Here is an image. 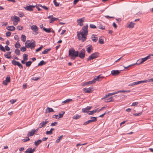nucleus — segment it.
<instances>
[{
  "label": "nucleus",
  "instance_id": "42",
  "mask_svg": "<svg viewBox=\"0 0 153 153\" xmlns=\"http://www.w3.org/2000/svg\"><path fill=\"white\" fill-rule=\"evenodd\" d=\"M20 46V43L18 42H16L15 45V47L17 48H19Z\"/></svg>",
  "mask_w": 153,
  "mask_h": 153
},
{
  "label": "nucleus",
  "instance_id": "21",
  "mask_svg": "<svg viewBox=\"0 0 153 153\" xmlns=\"http://www.w3.org/2000/svg\"><path fill=\"white\" fill-rule=\"evenodd\" d=\"M42 142L41 140H39L37 141H35L34 142V144L36 146H38Z\"/></svg>",
  "mask_w": 153,
  "mask_h": 153
},
{
  "label": "nucleus",
  "instance_id": "39",
  "mask_svg": "<svg viewBox=\"0 0 153 153\" xmlns=\"http://www.w3.org/2000/svg\"><path fill=\"white\" fill-rule=\"evenodd\" d=\"M65 114V112L64 111H61V113L59 114V117L58 118V119L62 117L63 116V114Z\"/></svg>",
  "mask_w": 153,
  "mask_h": 153
},
{
  "label": "nucleus",
  "instance_id": "51",
  "mask_svg": "<svg viewBox=\"0 0 153 153\" xmlns=\"http://www.w3.org/2000/svg\"><path fill=\"white\" fill-rule=\"evenodd\" d=\"M53 2L56 6H58L59 5V3L57 2L55 0H53Z\"/></svg>",
  "mask_w": 153,
  "mask_h": 153
},
{
  "label": "nucleus",
  "instance_id": "44",
  "mask_svg": "<svg viewBox=\"0 0 153 153\" xmlns=\"http://www.w3.org/2000/svg\"><path fill=\"white\" fill-rule=\"evenodd\" d=\"M97 111V110H94L92 111H90L89 113L88 114L89 115H92L94 113L96 112Z\"/></svg>",
  "mask_w": 153,
  "mask_h": 153
},
{
  "label": "nucleus",
  "instance_id": "59",
  "mask_svg": "<svg viewBox=\"0 0 153 153\" xmlns=\"http://www.w3.org/2000/svg\"><path fill=\"white\" fill-rule=\"evenodd\" d=\"M141 114H142V112H140L137 114V113L134 114L133 115L134 116H140L141 115Z\"/></svg>",
  "mask_w": 153,
  "mask_h": 153
},
{
  "label": "nucleus",
  "instance_id": "35",
  "mask_svg": "<svg viewBox=\"0 0 153 153\" xmlns=\"http://www.w3.org/2000/svg\"><path fill=\"white\" fill-rule=\"evenodd\" d=\"M31 61H29L26 62V65L27 67H29L31 64Z\"/></svg>",
  "mask_w": 153,
  "mask_h": 153
},
{
  "label": "nucleus",
  "instance_id": "13",
  "mask_svg": "<svg viewBox=\"0 0 153 153\" xmlns=\"http://www.w3.org/2000/svg\"><path fill=\"white\" fill-rule=\"evenodd\" d=\"M85 18L84 17L80 19L77 20V21H80L78 22V24L80 26H82L83 25V22H84Z\"/></svg>",
  "mask_w": 153,
  "mask_h": 153
},
{
  "label": "nucleus",
  "instance_id": "20",
  "mask_svg": "<svg viewBox=\"0 0 153 153\" xmlns=\"http://www.w3.org/2000/svg\"><path fill=\"white\" fill-rule=\"evenodd\" d=\"M43 30L47 33H50L51 32L50 28H46L45 27L43 28Z\"/></svg>",
  "mask_w": 153,
  "mask_h": 153
},
{
  "label": "nucleus",
  "instance_id": "63",
  "mask_svg": "<svg viewBox=\"0 0 153 153\" xmlns=\"http://www.w3.org/2000/svg\"><path fill=\"white\" fill-rule=\"evenodd\" d=\"M136 82H133L131 83H130V84L129 85H128V86H133V85H136Z\"/></svg>",
  "mask_w": 153,
  "mask_h": 153
},
{
  "label": "nucleus",
  "instance_id": "61",
  "mask_svg": "<svg viewBox=\"0 0 153 153\" xmlns=\"http://www.w3.org/2000/svg\"><path fill=\"white\" fill-rule=\"evenodd\" d=\"M5 48L6 50L7 51H9L10 50V48L7 45L5 46Z\"/></svg>",
  "mask_w": 153,
  "mask_h": 153
},
{
  "label": "nucleus",
  "instance_id": "58",
  "mask_svg": "<svg viewBox=\"0 0 153 153\" xmlns=\"http://www.w3.org/2000/svg\"><path fill=\"white\" fill-rule=\"evenodd\" d=\"M23 27L21 26H18L17 27V29L19 30H22L23 29Z\"/></svg>",
  "mask_w": 153,
  "mask_h": 153
},
{
  "label": "nucleus",
  "instance_id": "7",
  "mask_svg": "<svg viewBox=\"0 0 153 153\" xmlns=\"http://www.w3.org/2000/svg\"><path fill=\"white\" fill-rule=\"evenodd\" d=\"M104 78V77L102 76L101 75H100L97 76H95L93 79V80L94 81V83L96 81H100Z\"/></svg>",
  "mask_w": 153,
  "mask_h": 153
},
{
  "label": "nucleus",
  "instance_id": "33",
  "mask_svg": "<svg viewBox=\"0 0 153 153\" xmlns=\"http://www.w3.org/2000/svg\"><path fill=\"white\" fill-rule=\"evenodd\" d=\"M98 28L99 29L104 30L105 29V27L103 26L101 24L99 25V26H98Z\"/></svg>",
  "mask_w": 153,
  "mask_h": 153
},
{
  "label": "nucleus",
  "instance_id": "12",
  "mask_svg": "<svg viewBox=\"0 0 153 153\" xmlns=\"http://www.w3.org/2000/svg\"><path fill=\"white\" fill-rule=\"evenodd\" d=\"M120 71L118 70H114L111 71V74L113 76H116L118 75L120 73Z\"/></svg>",
  "mask_w": 153,
  "mask_h": 153
},
{
  "label": "nucleus",
  "instance_id": "9",
  "mask_svg": "<svg viewBox=\"0 0 153 153\" xmlns=\"http://www.w3.org/2000/svg\"><path fill=\"white\" fill-rule=\"evenodd\" d=\"M31 29L35 33V34H37L38 33V28L36 25H33L31 27Z\"/></svg>",
  "mask_w": 153,
  "mask_h": 153
},
{
  "label": "nucleus",
  "instance_id": "4",
  "mask_svg": "<svg viewBox=\"0 0 153 153\" xmlns=\"http://www.w3.org/2000/svg\"><path fill=\"white\" fill-rule=\"evenodd\" d=\"M98 53L95 52L93 53L90 55L89 57L87 59V61H88L89 60H92L94 59L97 58L98 56Z\"/></svg>",
  "mask_w": 153,
  "mask_h": 153
},
{
  "label": "nucleus",
  "instance_id": "6",
  "mask_svg": "<svg viewBox=\"0 0 153 153\" xmlns=\"http://www.w3.org/2000/svg\"><path fill=\"white\" fill-rule=\"evenodd\" d=\"M93 88L92 86L88 88H84L83 89V91L86 93H90L93 90Z\"/></svg>",
  "mask_w": 153,
  "mask_h": 153
},
{
  "label": "nucleus",
  "instance_id": "14",
  "mask_svg": "<svg viewBox=\"0 0 153 153\" xmlns=\"http://www.w3.org/2000/svg\"><path fill=\"white\" fill-rule=\"evenodd\" d=\"M11 52L10 51L7 52V54H4V56L8 59H10L12 57V56L11 55Z\"/></svg>",
  "mask_w": 153,
  "mask_h": 153
},
{
  "label": "nucleus",
  "instance_id": "43",
  "mask_svg": "<svg viewBox=\"0 0 153 153\" xmlns=\"http://www.w3.org/2000/svg\"><path fill=\"white\" fill-rule=\"evenodd\" d=\"M5 80L8 82H10V77L8 76H7Z\"/></svg>",
  "mask_w": 153,
  "mask_h": 153
},
{
  "label": "nucleus",
  "instance_id": "26",
  "mask_svg": "<svg viewBox=\"0 0 153 153\" xmlns=\"http://www.w3.org/2000/svg\"><path fill=\"white\" fill-rule=\"evenodd\" d=\"M21 39L22 41L25 42L26 41V36L25 35H22L21 36Z\"/></svg>",
  "mask_w": 153,
  "mask_h": 153
},
{
  "label": "nucleus",
  "instance_id": "64",
  "mask_svg": "<svg viewBox=\"0 0 153 153\" xmlns=\"http://www.w3.org/2000/svg\"><path fill=\"white\" fill-rule=\"evenodd\" d=\"M151 56H153V54L148 55L146 57L147 60L151 58Z\"/></svg>",
  "mask_w": 153,
  "mask_h": 153
},
{
  "label": "nucleus",
  "instance_id": "40",
  "mask_svg": "<svg viewBox=\"0 0 153 153\" xmlns=\"http://www.w3.org/2000/svg\"><path fill=\"white\" fill-rule=\"evenodd\" d=\"M39 5L40 7H42V8H43V9H45L46 10H48V8L45 5L42 6L41 4H39Z\"/></svg>",
  "mask_w": 153,
  "mask_h": 153
},
{
  "label": "nucleus",
  "instance_id": "18",
  "mask_svg": "<svg viewBox=\"0 0 153 153\" xmlns=\"http://www.w3.org/2000/svg\"><path fill=\"white\" fill-rule=\"evenodd\" d=\"M51 50V48H49L48 49H46L44 50V51H43L42 52V54H45L48 53V52L49 51H50Z\"/></svg>",
  "mask_w": 153,
  "mask_h": 153
},
{
  "label": "nucleus",
  "instance_id": "56",
  "mask_svg": "<svg viewBox=\"0 0 153 153\" xmlns=\"http://www.w3.org/2000/svg\"><path fill=\"white\" fill-rule=\"evenodd\" d=\"M6 35L7 37L10 36L11 35V32L10 31H8L6 33Z\"/></svg>",
  "mask_w": 153,
  "mask_h": 153
},
{
  "label": "nucleus",
  "instance_id": "48",
  "mask_svg": "<svg viewBox=\"0 0 153 153\" xmlns=\"http://www.w3.org/2000/svg\"><path fill=\"white\" fill-rule=\"evenodd\" d=\"M17 65L18 67H19L20 68V69L23 68V66L22 65L21 63H20L19 62H18Z\"/></svg>",
  "mask_w": 153,
  "mask_h": 153
},
{
  "label": "nucleus",
  "instance_id": "49",
  "mask_svg": "<svg viewBox=\"0 0 153 153\" xmlns=\"http://www.w3.org/2000/svg\"><path fill=\"white\" fill-rule=\"evenodd\" d=\"M90 27L91 28H96V27L94 24H91L90 25Z\"/></svg>",
  "mask_w": 153,
  "mask_h": 153
},
{
  "label": "nucleus",
  "instance_id": "3",
  "mask_svg": "<svg viewBox=\"0 0 153 153\" xmlns=\"http://www.w3.org/2000/svg\"><path fill=\"white\" fill-rule=\"evenodd\" d=\"M35 42L33 41V42H31L30 40H27L25 43V47L27 48H31V49L33 48L35 46Z\"/></svg>",
  "mask_w": 153,
  "mask_h": 153
},
{
  "label": "nucleus",
  "instance_id": "15",
  "mask_svg": "<svg viewBox=\"0 0 153 153\" xmlns=\"http://www.w3.org/2000/svg\"><path fill=\"white\" fill-rule=\"evenodd\" d=\"M7 29L9 30L13 31L15 30V28L13 26H8Z\"/></svg>",
  "mask_w": 153,
  "mask_h": 153
},
{
  "label": "nucleus",
  "instance_id": "23",
  "mask_svg": "<svg viewBox=\"0 0 153 153\" xmlns=\"http://www.w3.org/2000/svg\"><path fill=\"white\" fill-rule=\"evenodd\" d=\"M135 23H133L132 22H130V24L128 25V27L129 28H133L134 27Z\"/></svg>",
  "mask_w": 153,
  "mask_h": 153
},
{
  "label": "nucleus",
  "instance_id": "36",
  "mask_svg": "<svg viewBox=\"0 0 153 153\" xmlns=\"http://www.w3.org/2000/svg\"><path fill=\"white\" fill-rule=\"evenodd\" d=\"M19 62L16 61L14 60H13L12 61V63L14 65H17Z\"/></svg>",
  "mask_w": 153,
  "mask_h": 153
},
{
  "label": "nucleus",
  "instance_id": "22",
  "mask_svg": "<svg viewBox=\"0 0 153 153\" xmlns=\"http://www.w3.org/2000/svg\"><path fill=\"white\" fill-rule=\"evenodd\" d=\"M99 42L101 44H104L103 39H102V37L101 36L100 37L99 39Z\"/></svg>",
  "mask_w": 153,
  "mask_h": 153
},
{
  "label": "nucleus",
  "instance_id": "55",
  "mask_svg": "<svg viewBox=\"0 0 153 153\" xmlns=\"http://www.w3.org/2000/svg\"><path fill=\"white\" fill-rule=\"evenodd\" d=\"M55 21V19H54V17H52L51 19V20H50V21L49 22L50 23H52L53 22H54Z\"/></svg>",
  "mask_w": 153,
  "mask_h": 153
},
{
  "label": "nucleus",
  "instance_id": "30",
  "mask_svg": "<svg viewBox=\"0 0 153 153\" xmlns=\"http://www.w3.org/2000/svg\"><path fill=\"white\" fill-rule=\"evenodd\" d=\"M63 137V136L62 135L59 136L58 137V139L57 140H56V143H59L60 141V140Z\"/></svg>",
  "mask_w": 153,
  "mask_h": 153
},
{
  "label": "nucleus",
  "instance_id": "8",
  "mask_svg": "<svg viewBox=\"0 0 153 153\" xmlns=\"http://www.w3.org/2000/svg\"><path fill=\"white\" fill-rule=\"evenodd\" d=\"M49 121L48 120V119H46L45 121H43L39 124V128L45 127L46 124Z\"/></svg>",
  "mask_w": 153,
  "mask_h": 153
},
{
  "label": "nucleus",
  "instance_id": "2",
  "mask_svg": "<svg viewBox=\"0 0 153 153\" xmlns=\"http://www.w3.org/2000/svg\"><path fill=\"white\" fill-rule=\"evenodd\" d=\"M78 55L79 52L78 51H75L73 48L69 50L68 55L71 57V59L73 60H74Z\"/></svg>",
  "mask_w": 153,
  "mask_h": 153
},
{
  "label": "nucleus",
  "instance_id": "1",
  "mask_svg": "<svg viewBox=\"0 0 153 153\" xmlns=\"http://www.w3.org/2000/svg\"><path fill=\"white\" fill-rule=\"evenodd\" d=\"M88 26L87 24L82 27L83 31L82 32H77V36L79 40H81L83 42L85 41L86 39L87 35L88 34Z\"/></svg>",
  "mask_w": 153,
  "mask_h": 153
},
{
  "label": "nucleus",
  "instance_id": "29",
  "mask_svg": "<svg viewBox=\"0 0 153 153\" xmlns=\"http://www.w3.org/2000/svg\"><path fill=\"white\" fill-rule=\"evenodd\" d=\"M143 61H142V60L141 59L138 60L137 61V63H136L135 64H137L138 65H140L143 63Z\"/></svg>",
  "mask_w": 153,
  "mask_h": 153
},
{
  "label": "nucleus",
  "instance_id": "10",
  "mask_svg": "<svg viewBox=\"0 0 153 153\" xmlns=\"http://www.w3.org/2000/svg\"><path fill=\"white\" fill-rule=\"evenodd\" d=\"M35 7V6L30 5L27 6L26 7H24V8L27 10L31 11L33 10V8Z\"/></svg>",
  "mask_w": 153,
  "mask_h": 153
},
{
  "label": "nucleus",
  "instance_id": "50",
  "mask_svg": "<svg viewBox=\"0 0 153 153\" xmlns=\"http://www.w3.org/2000/svg\"><path fill=\"white\" fill-rule=\"evenodd\" d=\"M20 49V50L23 52L25 51L26 50V48L24 47H21Z\"/></svg>",
  "mask_w": 153,
  "mask_h": 153
},
{
  "label": "nucleus",
  "instance_id": "54",
  "mask_svg": "<svg viewBox=\"0 0 153 153\" xmlns=\"http://www.w3.org/2000/svg\"><path fill=\"white\" fill-rule=\"evenodd\" d=\"M58 124V122H55L54 123H52L51 125V126H56Z\"/></svg>",
  "mask_w": 153,
  "mask_h": 153
},
{
  "label": "nucleus",
  "instance_id": "53",
  "mask_svg": "<svg viewBox=\"0 0 153 153\" xmlns=\"http://www.w3.org/2000/svg\"><path fill=\"white\" fill-rule=\"evenodd\" d=\"M52 133H53L52 131H51L50 130L49 131H47L46 132V134H48V135H51V134H52Z\"/></svg>",
  "mask_w": 153,
  "mask_h": 153
},
{
  "label": "nucleus",
  "instance_id": "31",
  "mask_svg": "<svg viewBox=\"0 0 153 153\" xmlns=\"http://www.w3.org/2000/svg\"><path fill=\"white\" fill-rule=\"evenodd\" d=\"M72 101V99H67L66 100L63 101L62 102V103H68L70 101Z\"/></svg>",
  "mask_w": 153,
  "mask_h": 153
},
{
  "label": "nucleus",
  "instance_id": "62",
  "mask_svg": "<svg viewBox=\"0 0 153 153\" xmlns=\"http://www.w3.org/2000/svg\"><path fill=\"white\" fill-rule=\"evenodd\" d=\"M138 104V102H134L132 103L131 106H135L136 105H137Z\"/></svg>",
  "mask_w": 153,
  "mask_h": 153
},
{
  "label": "nucleus",
  "instance_id": "37",
  "mask_svg": "<svg viewBox=\"0 0 153 153\" xmlns=\"http://www.w3.org/2000/svg\"><path fill=\"white\" fill-rule=\"evenodd\" d=\"M94 83V81L93 80L92 81H89L85 83L86 85H88L89 84H93Z\"/></svg>",
  "mask_w": 153,
  "mask_h": 153
},
{
  "label": "nucleus",
  "instance_id": "57",
  "mask_svg": "<svg viewBox=\"0 0 153 153\" xmlns=\"http://www.w3.org/2000/svg\"><path fill=\"white\" fill-rule=\"evenodd\" d=\"M14 39L16 40H17V42H18L19 41V38L18 35H16L14 36Z\"/></svg>",
  "mask_w": 153,
  "mask_h": 153
},
{
  "label": "nucleus",
  "instance_id": "41",
  "mask_svg": "<svg viewBox=\"0 0 153 153\" xmlns=\"http://www.w3.org/2000/svg\"><path fill=\"white\" fill-rule=\"evenodd\" d=\"M31 148H29L25 151V153H32V152H31Z\"/></svg>",
  "mask_w": 153,
  "mask_h": 153
},
{
  "label": "nucleus",
  "instance_id": "46",
  "mask_svg": "<svg viewBox=\"0 0 153 153\" xmlns=\"http://www.w3.org/2000/svg\"><path fill=\"white\" fill-rule=\"evenodd\" d=\"M91 122H91V120H89L84 122V123L83 124V125H85Z\"/></svg>",
  "mask_w": 153,
  "mask_h": 153
},
{
  "label": "nucleus",
  "instance_id": "52",
  "mask_svg": "<svg viewBox=\"0 0 153 153\" xmlns=\"http://www.w3.org/2000/svg\"><path fill=\"white\" fill-rule=\"evenodd\" d=\"M30 139L29 138V137H26L25 139H24L22 140L23 142H25L29 140Z\"/></svg>",
  "mask_w": 153,
  "mask_h": 153
},
{
  "label": "nucleus",
  "instance_id": "32",
  "mask_svg": "<svg viewBox=\"0 0 153 153\" xmlns=\"http://www.w3.org/2000/svg\"><path fill=\"white\" fill-rule=\"evenodd\" d=\"M28 55L26 54H24L23 55V59L25 61H27L28 59Z\"/></svg>",
  "mask_w": 153,
  "mask_h": 153
},
{
  "label": "nucleus",
  "instance_id": "24",
  "mask_svg": "<svg viewBox=\"0 0 153 153\" xmlns=\"http://www.w3.org/2000/svg\"><path fill=\"white\" fill-rule=\"evenodd\" d=\"M92 50V46L91 45L88 47L86 50L87 52L88 53H90L91 52V51Z\"/></svg>",
  "mask_w": 153,
  "mask_h": 153
},
{
  "label": "nucleus",
  "instance_id": "45",
  "mask_svg": "<svg viewBox=\"0 0 153 153\" xmlns=\"http://www.w3.org/2000/svg\"><path fill=\"white\" fill-rule=\"evenodd\" d=\"M82 112L84 113L88 112L89 111L87 107H86L85 108H82Z\"/></svg>",
  "mask_w": 153,
  "mask_h": 153
},
{
  "label": "nucleus",
  "instance_id": "11",
  "mask_svg": "<svg viewBox=\"0 0 153 153\" xmlns=\"http://www.w3.org/2000/svg\"><path fill=\"white\" fill-rule=\"evenodd\" d=\"M11 19L12 21H13L14 22H18L19 21L20 18L18 16H14L13 17H11Z\"/></svg>",
  "mask_w": 153,
  "mask_h": 153
},
{
  "label": "nucleus",
  "instance_id": "27",
  "mask_svg": "<svg viewBox=\"0 0 153 153\" xmlns=\"http://www.w3.org/2000/svg\"><path fill=\"white\" fill-rule=\"evenodd\" d=\"M91 119L90 120L92 122H95L97 120V117H91Z\"/></svg>",
  "mask_w": 153,
  "mask_h": 153
},
{
  "label": "nucleus",
  "instance_id": "5",
  "mask_svg": "<svg viewBox=\"0 0 153 153\" xmlns=\"http://www.w3.org/2000/svg\"><path fill=\"white\" fill-rule=\"evenodd\" d=\"M85 51L84 49H82L79 53V57L82 59H83L85 57Z\"/></svg>",
  "mask_w": 153,
  "mask_h": 153
},
{
  "label": "nucleus",
  "instance_id": "47",
  "mask_svg": "<svg viewBox=\"0 0 153 153\" xmlns=\"http://www.w3.org/2000/svg\"><path fill=\"white\" fill-rule=\"evenodd\" d=\"M0 49L4 52H5L4 48L1 45H0Z\"/></svg>",
  "mask_w": 153,
  "mask_h": 153
},
{
  "label": "nucleus",
  "instance_id": "17",
  "mask_svg": "<svg viewBox=\"0 0 153 153\" xmlns=\"http://www.w3.org/2000/svg\"><path fill=\"white\" fill-rule=\"evenodd\" d=\"M34 131H33V129H32L31 131L28 133L27 136L28 137H29L33 136L35 134L34 132Z\"/></svg>",
  "mask_w": 153,
  "mask_h": 153
},
{
  "label": "nucleus",
  "instance_id": "34",
  "mask_svg": "<svg viewBox=\"0 0 153 153\" xmlns=\"http://www.w3.org/2000/svg\"><path fill=\"white\" fill-rule=\"evenodd\" d=\"M15 53L18 55H20V51L18 49H16L15 51Z\"/></svg>",
  "mask_w": 153,
  "mask_h": 153
},
{
  "label": "nucleus",
  "instance_id": "19",
  "mask_svg": "<svg viewBox=\"0 0 153 153\" xmlns=\"http://www.w3.org/2000/svg\"><path fill=\"white\" fill-rule=\"evenodd\" d=\"M46 113L54 112L53 110L51 108L48 107L46 109Z\"/></svg>",
  "mask_w": 153,
  "mask_h": 153
},
{
  "label": "nucleus",
  "instance_id": "25",
  "mask_svg": "<svg viewBox=\"0 0 153 153\" xmlns=\"http://www.w3.org/2000/svg\"><path fill=\"white\" fill-rule=\"evenodd\" d=\"M46 64V62H45L44 60H42L38 64V66H42L45 65Z\"/></svg>",
  "mask_w": 153,
  "mask_h": 153
},
{
  "label": "nucleus",
  "instance_id": "38",
  "mask_svg": "<svg viewBox=\"0 0 153 153\" xmlns=\"http://www.w3.org/2000/svg\"><path fill=\"white\" fill-rule=\"evenodd\" d=\"M117 93V92L116 93H109L107 95H106L104 97V98H107L108 97L110 96H111L113 95H114V94H116Z\"/></svg>",
  "mask_w": 153,
  "mask_h": 153
},
{
  "label": "nucleus",
  "instance_id": "28",
  "mask_svg": "<svg viewBox=\"0 0 153 153\" xmlns=\"http://www.w3.org/2000/svg\"><path fill=\"white\" fill-rule=\"evenodd\" d=\"M81 117V115H74L73 117V119H77Z\"/></svg>",
  "mask_w": 153,
  "mask_h": 153
},
{
  "label": "nucleus",
  "instance_id": "60",
  "mask_svg": "<svg viewBox=\"0 0 153 153\" xmlns=\"http://www.w3.org/2000/svg\"><path fill=\"white\" fill-rule=\"evenodd\" d=\"M112 101V100L111 99V97L110 98H109L108 99L107 101H105V102H111Z\"/></svg>",
  "mask_w": 153,
  "mask_h": 153
},
{
  "label": "nucleus",
  "instance_id": "16",
  "mask_svg": "<svg viewBox=\"0 0 153 153\" xmlns=\"http://www.w3.org/2000/svg\"><path fill=\"white\" fill-rule=\"evenodd\" d=\"M97 36L96 35L94 34H93L92 36L91 39L94 42H96L98 40V38Z\"/></svg>",
  "mask_w": 153,
  "mask_h": 153
}]
</instances>
